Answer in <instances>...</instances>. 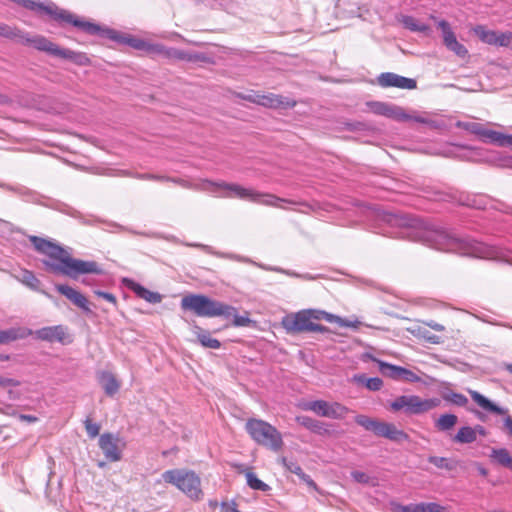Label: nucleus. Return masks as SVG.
I'll list each match as a JSON object with an SVG mask.
<instances>
[{
    "label": "nucleus",
    "mask_w": 512,
    "mask_h": 512,
    "mask_svg": "<svg viewBox=\"0 0 512 512\" xmlns=\"http://www.w3.org/2000/svg\"><path fill=\"white\" fill-rule=\"evenodd\" d=\"M351 477L354 481L361 483V484H368L370 481V477L366 473H364L362 471H358V470L352 471Z\"/></svg>",
    "instance_id": "nucleus-55"
},
{
    "label": "nucleus",
    "mask_w": 512,
    "mask_h": 512,
    "mask_svg": "<svg viewBox=\"0 0 512 512\" xmlns=\"http://www.w3.org/2000/svg\"><path fill=\"white\" fill-rule=\"evenodd\" d=\"M311 316L310 311L301 310L283 317L281 325L289 334L302 332H326L327 328L321 324L311 321Z\"/></svg>",
    "instance_id": "nucleus-9"
},
{
    "label": "nucleus",
    "mask_w": 512,
    "mask_h": 512,
    "mask_svg": "<svg viewBox=\"0 0 512 512\" xmlns=\"http://www.w3.org/2000/svg\"><path fill=\"white\" fill-rule=\"evenodd\" d=\"M245 430L259 445L279 451L283 446L281 433L270 423L256 418H250L245 423Z\"/></svg>",
    "instance_id": "nucleus-6"
},
{
    "label": "nucleus",
    "mask_w": 512,
    "mask_h": 512,
    "mask_svg": "<svg viewBox=\"0 0 512 512\" xmlns=\"http://www.w3.org/2000/svg\"><path fill=\"white\" fill-rule=\"evenodd\" d=\"M14 277L17 281L24 284L28 288L34 291H39L40 281L33 272L22 269L20 273L18 275H14Z\"/></svg>",
    "instance_id": "nucleus-29"
},
{
    "label": "nucleus",
    "mask_w": 512,
    "mask_h": 512,
    "mask_svg": "<svg viewBox=\"0 0 512 512\" xmlns=\"http://www.w3.org/2000/svg\"><path fill=\"white\" fill-rule=\"evenodd\" d=\"M233 319V325L240 327V326H247L251 321L247 316H240L237 313V309L233 307V312L228 316L227 319Z\"/></svg>",
    "instance_id": "nucleus-49"
},
{
    "label": "nucleus",
    "mask_w": 512,
    "mask_h": 512,
    "mask_svg": "<svg viewBox=\"0 0 512 512\" xmlns=\"http://www.w3.org/2000/svg\"><path fill=\"white\" fill-rule=\"evenodd\" d=\"M85 429L91 438H95L99 434L100 426L97 423H93L90 419H87L85 421Z\"/></svg>",
    "instance_id": "nucleus-53"
},
{
    "label": "nucleus",
    "mask_w": 512,
    "mask_h": 512,
    "mask_svg": "<svg viewBox=\"0 0 512 512\" xmlns=\"http://www.w3.org/2000/svg\"><path fill=\"white\" fill-rule=\"evenodd\" d=\"M122 282L128 289L133 291L139 298H142L151 304H157L162 301L161 294H159L158 292H153V291L146 289L145 287H143L142 285H140L139 283L135 282L132 279L124 278Z\"/></svg>",
    "instance_id": "nucleus-19"
},
{
    "label": "nucleus",
    "mask_w": 512,
    "mask_h": 512,
    "mask_svg": "<svg viewBox=\"0 0 512 512\" xmlns=\"http://www.w3.org/2000/svg\"><path fill=\"white\" fill-rule=\"evenodd\" d=\"M387 110L386 111V117H389V118H392V119H395V120H398V121H407V120H410L411 116L409 114H407L403 108L399 107V106H396V105H393V104H388V107H387Z\"/></svg>",
    "instance_id": "nucleus-42"
},
{
    "label": "nucleus",
    "mask_w": 512,
    "mask_h": 512,
    "mask_svg": "<svg viewBox=\"0 0 512 512\" xmlns=\"http://www.w3.org/2000/svg\"><path fill=\"white\" fill-rule=\"evenodd\" d=\"M99 447L110 462H117L122 458V447L118 436L104 433L99 438Z\"/></svg>",
    "instance_id": "nucleus-12"
},
{
    "label": "nucleus",
    "mask_w": 512,
    "mask_h": 512,
    "mask_svg": "<svg viewBox=\"0 0 512 512\" xmlns=\"http://www.w3.org/2000/svg\"><path fill=\"white\" fill-rule=\"evenodd\" d=\"M474 429L470 426L461 427L453 437V441L459 444H470L476 441Z\"/></svg>",
    "instance_id": "nucleus-33"
},
{
    "label": "nucleus",
    "mask_w": 512,
    "mask_h": 512,
    "mask_svg": "<svg viewBox=\"0 0 512 512\" xmlns=\"http://www.w3.org/2000/svg\"><path fill=\"white\" fill-rule=\"evenodd\" d=\"M94 294L97 297L103 298L107 302L111 303L113 306H117V299H116L115 295H113L112 293L104 292L101 290H94Z\"/></svg>",
    "instance_id": "nucleus-56"
},
{
    "label": "nucleus",
    "mask_w": 512,
    "mask_h": 512,
    "mask_svg": "<svg viewBox=\"0 0 512 512\" xmlns=\"http://www.w3.org/2000/svg\"><path fill=\"white\" fill-rule=\"evenodd\" d=\"M57 57L71 60L78 65H87L90 60L85 53L75 52L70 49H64L60 47Z\"/></svg>",
    "instance_id": "nucleus-30"
},
{
    "label": "nucleus",
    "mask_w": 512,
    "mask_h": 512,
    "mask_svg": "<svg viewBox=\"0 0 512 512\" xmlns=\"http://www.w3.org/2000/svg\"><path fill=\"white\" fill-rule=\"evenodd\" d=\"M373 361L378 364L379 371L383 376L389 377L395 381H400L403 375L404 367L393 365L382 360H378L374 357H370Z\"/></svg>",
    "instance_id": "nucleus-25"
},
{
    "label": "nucleus",
    "mask_w": 512,
    "mask_h": 512,
    "mask_svg": "<svg viewBox=\"0 0 512 512\" xmlns=\"http://www.w3.org/2000/svg\"><path fill=\"white\" fill-rule=\"evenodd\" d=\"M439 403L436 398L422 399L417 395H401L390 402L389 408L393 412L403 411L409 415H419L434 409Z\"/></svg>",
    "instance_id": "nucleus-8"
},
{
    "label": "nucleus",
    "mask_w": 512,
    "mask_h": 512,
    "mask_svg": "<svg viewBox=\"0 0 512 512\" xmlns=\"http://www.w3.org/2000/svg\"><path fill=\"white\" fill-rule=\"evenodd\" d=\"M257 101L258 105L267 108H293L296 105V101L293 99L274 93L260 94Z\"/></svg>",
    "instance_id": "nucleus-18"
},
{
    "label": "nucleus",
    "mask_w": 512,
    "mask_h": 512,
    "mask_svg": "<svg viewBox=\"0 0 512 512\" xmlns=\"http://www.w3.org/2000/svg\"><path fill=\"white\" fill-rule=\"evenodd\" d=\"M217 255L220 256V257H226V258L237 260V261H242V262L244 261V262L252 263L251 260L244 259L243 257H241L239 255L224 254V253H217ZM253 264H255L259 268H261L263 270H266V271H274V272L283 273V274H286V275L292 276V277H299V275L297 273L289 271V270H285V269L280 268V267H273V266H268V265H265V264H258V263H255V262H253Z\"/></svg>",
    "instance_id": "nucleus-28"
},
{
    "label": "nucleus",
    "mask_w": 512,
    "mask_h": 512,
    "mask_svg": "<svg viewBox=\"0 0 512 512\" xmlns=\"http://www.w3.org/2000/svg\"><path fill=\"white\" fill-rule=\"evenodd\" d=\"M296 422L308 429L309 431L316 433L318 435H326L330 433L329 425L321 422L319 420L313 419L309 416H297L295 418Z\"/></svg>",
    "instance_id": "nucleus-22"
},
{
    "label": "nucleus",
    "mask_w": 512,
    "mask_h": 512,
    "mask_svg": "<svg viewBox=\"0 0 512 512\" xmlns=\"http://www.w3.org/2000/svg\"><path fill=\"white\" fill-rule=\"evenodd\" d=\"M13 2L38 13H44L51 16L58 22L70 23L73 26L83 30L90 35H96L101 32L99 25L80 20L75 15L71 14L67 10L59 8L55 3L49 2L47 4L35 2L33 0H12Z\"/></svg>",
    "instance_id": "nucleus-4"
},
{
    "label": "nucleus",
    "mask_w": 512,
    "mask_h": 512,
    "mask_svg": "<svg viewBox=\"0 0 512 512\" xmlns=\"http://www.w3.org/2000/svg\"><path fill=\"white\" fill-rule=\"evenodd\" d=\"M457 201L461 205H465L476 209H483L486 205V201L483 196H470L461 194Z\"/></svg>",
    "instance_id": "nucleus-36"
},
{
    "label": "nucleus",
    "mask_w": 512,
    "mask_h": 512,
    "mask_svg": "<svg viewBox=\"0 0 512 512\" xmlns=\"http://www.w3.org/2000/svg\"><path fill=\"white\" fill-rule=\"evenodd\" d=\"M260 96L259 93H250V94H246V95H243L242 98L244 100H247L249 102H252V103H255V104H258V97Z\"/></svg>",
    "instance_id": "nucleus-63"
},
{
    "label": "nucleus",
    "mask_w": 512,
    "mask_h": 512,
    "mask_svg": "<svg viewBox=\"0 0 512 512\" xmlns=\"http://www.w3.org/2000/svg\"><path fill=\"white\" fill-rule=\"evenodd\" d=\"M353 381L365 385L370 391H379L383 386V381L379 377L367 378L365 374H356L353 376Z\"/></svg>",
    "instance_id": "nucleus-31"
},
{
    "label": "nucleus",
    "mask_w": 512,
    "mask_h": 512,
    "mask_svg": "<svg viewBox=\"0 0 512 512\" xmlns=\"http://www.w3.org/2000/svg\"><path fill=\"white\" fill-rule=\"evenodd\" d=\"M18 385L17 380L0 376V387H17Z\"/></svg>",
    "instance_id": "nucleus-60"
},
{
    "label": "nucleus",
    "mask_w": 512,
    "mask_h": 512,
    "mask_svg": "<svg viewBox=\"0 0 512 512\" xmlns=\"http://www.w3.org/2000/svg\"><path fill=\"white\" fill-rule=\"evenodd\" d=\"M72 217L74 218H78L83 224H92V221L90 220H86L81 214L80 212L76 211V210H71L70 212H68Z\"/></svg>",
    "instance_id": "nucleus-61"
},
{
    "label": "nucleus",
    "mask_w": 512,
    "mask_h": 512,
    "mask_svg": "<svg viewBox=\"0 0 512 512\" xmlns=\"http://www.w3.org/2000/svg\"><path fill=\"white\" fill-rule=\"evenodd\" d=\"M193 333L196 335L198 342L205 348L219 349L221 343L219 340L212 338L210 332L199 326H194Z\"/></svg>",
    "instance_id": "nucleus-27"
},
{
    "label": "nucleus",
    "mask_w": 512,
    "mask_h": 512,
    "mask_svg": "<svg viewBox=\"0 0 512 512\" xmlns=\"http://www.w3.org/2000/svg\"><path fill=\"white\" fill-rule=\"evenodd\" d=\"M36 339L47 341V342H59L62 344L67 343V332L66 328L62 325L47 326L36 331L33 334ZM68 342H70L68 340Z\"/></svg>",
    "instance_id": "nucleus-15"
},
{
    "label": "nucleus",
    "mask_w": 512,
    "mask_h": 512,
    "mask_svg": "<svg viewBox=\"0 0 512 512\" xmlns=\"http://www.w3.org/2000/svg\"><path fill=\"white\" fill-rule=\"evenodd\" d=\"M397 512H420V503L409 505H398Z\"/></svg>",
    "instance_id": "nucleus-59"
},
{
    "label": "nucleus",
    "mask_w": 512,
    "mask_h": 512,
    "mask_svg": "<svg viewBox=\"0 0 512 512\" xmlns=\"http://www.w3.org/2000/svg\"><path fill=\"white\" fill-rule=\"evenodd\" d=\"M18 43L24 45H31L35 49L43 52H47L50 55L56 56L60 50V47L41 35L30 36L28 33H25L21 30L20 37Z\"/></svg>",
    "instance_id": "nucleus-13"
},
{
    "label": "nucleus",
    "mask_w": 512,
    "mask_h": 512,
    "mask_svg": "<svg viewBox=\"0 0 512 512\" xmlns=\"http://www.w3.org/2000/svg\"><path fill=\"white\" fill-rule=\"evenodd\" d=\"M458 422V417L454 414H443L435 422V426L440 431L452 429Z\"/></svg>",
    "instance_id": "nucleus-37"
},
{
    "label": "nucleus",
    "mask_w": 512,
    "mask_h": 512,
    "mask_svg": "<svg viewBox=\"0 0 512 512\" xmlns=\"http://www.w3.org/2000/svg\"><path fill=\"white\" fill-rule=\"evenodd\" d=\"M181 307L184 310H190L199 317H217L228 318L233 312V306L223 302L212 300L205 295L191 294L181 300Z\"/></svg>",
    "instance_id": "nucleus-5"
},
{
    "label": "nucleus",
    "mask_w": 512,
    "mask_h": 512,
    "mask_svg": "<svg viewBox=\"0 0 512 512\" xmlns=\"http://www.w3.org/2000/svg\"><path fill=\"white\" fill-rule=\"evenodd\" d=\"M440 506L437 503H420V512H437L440 511Z\"/></svg>",
    "instance_id": "nucleus-58"
},
{
    "label": "nucleus",
    "mask_w": 512,
    "mask_h": 512,
    "mask_svg": "<svg viewBox=\"0 0 512 512\" xmlns=\"http://www.w3.org/2000/svg\"><path fill=\"white\" fill-rule=\"evenodd\" d=\"M472 429H474V434L476 437H477V435H480L483 437L487 436V430L482 425H476V426L472 427Z\"/></svg>",
    "instance_id": "nucleus-62"
},
{
    "label": "nucleus",
    "mask_w": 512,
    "mask_h": 512,
    "mask_svg": "<svg viewBox=\"0 0 512 512\" xmlns=\"http://www.w3.org/2000/svg\"><path fill=\"white\" fill-rule=\"evenodd\" d=\"M468 393L472 400L484 411L495 415H506L504 426L512 436V417L508 415L507 408L498 406L476 390L468 389Z\"/></svg>",
    "instance_id": "nucleus-11"
},
{
    "label": "nucleus",
    "mask_w": 512,
    "mask_h": 512,
    "mask_svg": "<svg viewBox=\"0 0 512 512\" xmlns=\"http://www.w3.org/2000/svg\"><path fill=\"white\" fill-rule=\"evenodd\" d=\"M377 436L387 438L395 442L407 441L409 436L403 430L397 429L392 423L381 422Z\"/></svg>",
    "instance_id": "nucleus-21"
},
{
    "label": "nucleus",
    "mask_w": 512,
    "mask_h": 512,
    "mask_svg": "<svg viewBox=\"0 0 512 512\" xmlns=\"http://www.w3.org/2000/svg\"><path fill=\"white\" fill-rule=\"evenodd\" d=\"M472 31L483 43L496 47L509 48L512 40L511 31L499 32L495 30H489L484 25H476Z\"/></svg>",
    "instance_id": "nucleus-10"
},
{
    "label": "nucleus",
    "mask_w": 512,
    "mask_h": 512,
    "mask_svg": "<svg viewBox=\"0 0 512 512\" xmlns=\"http://www.w3.org/2000/svg\"><path fill=\"white\" fill-rule=\"evenodd\" d=\"M165 178L166 179H164V182H172L186 189L205 191L213 194L215 197L239 198L257 204L279 208H283L280 203L289 202L288 200L279 198L273 194L261 193L251 188H245L236 183H227L224 181L214 182L208 179H204L197 184H193L182 178L169 176H165Z\"/></svg>",
    "instance_id": "nucleus-3"
},
{
    "label": "nucleus",
    "mask_w": 512,
    "mask_h": 512,
    "mask_svg": "<svg viewBox=\"0 0 512 512\" xmlns=\"http://www.w3.org/2000/svg\"><path fill=\"white\" fill-rule=\"evenodd\" d=\"M428 462L433 464L434 466H436L439 469H445L447 471H452V470L456 469V467H457L456 461L446 458V457L429 456Z\"/></svg>",
    "instance_id": "nucleus-39"
},
{
    "label": "nucleus",
    "mask_w": 512,
    "mask_h": 512,
    "mask_svg": "<svg viewBox=\"0 0 512 512\" xmlns=\"http://www.w3.org/2000/svg\"><path fill=\"white\" fill-rule=\"evenodd\" d=\"M456 127L474 134L481 141L490 144L495 134L494 130L488 129L484 124L474 121H458Z\"/></svg>",
    "instance_id": "nucleus-16"
},
{
    "label": "nucleus",
    "mask_w": 512,
    "mask_h": 512,
    "mask_svg": "<svg viewBox=\"0 0 512 512\" xmlns=\"http://www.w3.org/2000/svg\"><path fill=\"white\" fill-rule=\"evenodd\" d=\"M307 311H310L311 312V321L314 319V320H320V319H323V313L325 311H321V310H313V309H308Z\"/></svg>",
    "instance_id": "nucleus-64"
},
{
    "label": "nucleus",
    "mask_w": 512,
    "mask_h": 512,
    "mask_svg": "<svg viewBox=\"0 0 512 512\" xmlns=\"http://www.w3.org/2000/svg\"><path fill=\"white\" fill-rule=\"evenodd\" d=\"M348 409L340 403H329L326 417L333 419H343L347 414Z\"/></svg>",
    "instance_id": "nucleus-44"
},
{
    "label": "nucleus",
    "mask_w": 512,
    "mask_h": 512,
    "mask_svg": "<svg viewBox=\"0 0 512 512\" xmlns=\"http://www.w3.org/2000/svg\"><path fill=\"white\" fill-rule=\"evenodd\" d=\"M378 84L381 87H397L400 89L412 90L417 87L416 80L407 78L392 72L381 73L378 78Z\"/></svg>",
    "instance_id": "nucleus-14"
},
{
    "label": "nucleus",
    "mask_w": 512,
    "mask_h": 512,
    "mask_svg": "<svg viewBox=\"0 0 512 512\" xmlns=\"http://www.w3.org/2000/svg\"><path fill=\"white\" fill-rule=\"evenodd\" d=\"M490 457L499 465L512 470V456L505 448L492 449Z\"/></svg>",
    "instance_id": "nucleus-32"
},
{
    "label": "nucleus",
    "mask_w": 512,
    "mask_h": 512,
    "mask_svg": "<svg viewBox=\"0 0 512 512\" xmlns=\"http://www.w3.org/2000/svg\"><path fill=\"white\" fill-rule=\"evenodd\" d=\"M134 177L141 180H154L160 182H164V179H166L164 175H155L151 173H138L135 174Z\"/></svg>",
    "instance_id": "nucleus-57"
},
{
    "label": "nucleus",
    "mask_w": 512,
    "mask_h": 512,
    "mask_svg": "<svg viewBox=\"0 0 512 512\" xmlns=\"http://www.w3.org/2000/svg\"><path fill=\"white\" fill-rule=\"evenodd\" d=\"M21 30L17 27L0 22V37H4L16 42L19 41Z\"/></svg>",
    "instance_id": "nucleus-45"
},
{
    "label": "nucleus",
    "mask_w": 512,
    "mask_h": 512,
    "mask_svg": "<svg viewBox=\"0 0 512 512\" xmlns=\"http://www.w3.org/2000/svg\"><path fill=\"white\" fill-rule=\"evenodd\" d=\"M105 35L118 43L128 45L136 50L144 51L146 40L130 35H122L115 30L107 29Z\"/></svg>",
    "instance_id": "nucleus-20"
},
{
    "label": "nucleus",
    "mask_w": 512,
    "mask_h": 512,
    "mask_svg": "<svg viewBox=\"0 0 512 512\" xmlns=\"http://www.w3.org/2000/svg\"><path fill=\"white\" fill-rule=\"evenodd\" d=\"M420 237L437 250L476 258L502 260L512 264V254L505 255L496 247L462 239L444 230H425Z\"/></svg>",
    "instance_id": "nucleus-2"
},
{
    "label": "nucleus",
    "mask_w": 512,
    "mask_h": 512,
    "mask_svg": "<svg viewBox=\"0 0 512 512\" xmlns=\"http://www.w3.org/2000/svg\"><path fill=\"white\" fill-rule=\"evenodd\" d=\"M371 110L378 115H386L388 104L384 102H371L369 103Z\"/></svg>",
    "instance_id": "nucleus-54"
},
{
    "label": "nucleus",
    "mask_w": 512,
    "mask_h": 512,
    "mask_svg": "<svg viewBox=\"0 0 512 512\" xmlns=\"http://www.w3.org/2000/svg\"><path fill=\"white\" fill-rule=\"evenodd\" d=\"M29 240L39 253L48 257V259L42 260V263L45 269L51 273L64 275L74 280L82 274L100 275L103 273V269L96 261L73 258L57 243L38 236H30Z\"/></svg>",
    "instance_id": "nucleus-1"
},
{
    "label": "nucleus",
    "mask_w": 512,
    "mask_h": 512,
    "mask_svg": "<svg viewBox=\"0 0 512 512\" xmlns=\"http://www.w3.org/2000/svg\"><path fill=\"white\" fill-rule=\"evenodd\" d=\"M166 59H176L186 62L203 61L205 56L201 53H192L177 48L167 47Z\"/></svg>",
    "instance_id": "nucleus-24"
},
{
    "label": "nucleus",
    "mask_w": 512,
    "mask_h": 512,
    "mask_svg": "<svg viewBox=\"0 0 512 512\" xmlns=\"http://www.w3.org/2000/svg\"><path fill=\"white\" fill-rule=\"evenodd\" d=\"M438 27L442 30L443 42L446 47L450 46L453 42L457 41V38L447 21L440 20L438 22Z\"/></svg>",
    "instance_id": "nucleus-43"
},
{
    "label": "nucleus",
    "mask_w": 512,
    "mask_h": 512,
    "mask_svg": "<svg viewBox=\"0 0 512 512\" xmlns=\"http://www.w3.org/2000/svg\"><path fill=\"white\" fill-rule=\"evenodd\" d=\"M99 382L108 396L115 395L120 388V382L111 372L108 371L100 373Z\"/></svg>",
    "instance_id": "nucleus-26"
},
{
    "label": "nucleus",
    "mask_w": 512,
    "mask_h": 512,
    "mask_svg": "<svg viewBox=\"0 0 512 512\" xmlns=\"http://www.w3.org/2000/svg\"><path fill=\"white\" fill-rule=\"evenodd\" d=\"M246 480L248 486L254 490L268 491L270 489L269 485L260 480L253 472L246 473Z\"/></svg>",
    "instance_id": "nucleus-46"
},
{
    "label": "nucleus",
    "mask_w": 512,
    "mask_h": 512,
    "mask_svg": "<svg viewBox=\"0 0 512 512\" xmlns=\"http://www.w3.org/2000/svg\"><path fill=\"white\" fill-rule=\"evenodd\" d=\"M355 422L362 426L367 431L373 432L375 435H377L381 421L369 418L365 415H357L355 417Z\"/></svg>",
    "instance_id": "nucleus-38"
},
{
    "label": "nucleus",
    "mask_w": 512,
    "mask_h": 512,
    "mask_svg": "<svg viewBox=\"0 0 512 512\" xmlns=\"http://www.w3.org/2000/svg\"><path fill=\"white\" fill-rule=\"evenodd\" d=\"M33 334V331L25 327H12L0 330V344H6L18 339H24Z\"/></svg>",
    "instance_id": "nucleus-23"
},
{
    "label": "nucleus",
    "mask_w": 512,
    "mask_h": 512,
    "mask_svg": "<svg viewBox=\"0 0 512 512\" xmlns=\"http://www.w3.org/2000/svg\"><path fill=\"white\" fill-rule=\"evenodd\" d=\"M144 52L151 56H161L166 58L167 47L160 43L146 41Z\"/></svg>",
    "instance_id": "nucleus-47"
},
{
    "label": "nucleus",
    "mask_w": 512,
    "mask_h": 512,
    "mask_svg": "<svg viewBox=\"0 0 512 512\" xmlns=\"http://www.w3.org/2000/svg\"><path fill=\"white\" fill-rule=\"evenodd\" d=\"M450 51L454 52L457 56L464 58L468 54V50L465 48L463 44L460 42L455 41L450 46L447 47Z\"/></svg>",
    "instance_id": "nucleus-50"
},
{
    "label": "nucleus",
    "mask_w": 512,
    "mask_h": 512,
    "mask_svg": "<svg viewBox=\"0 0 512 512\" xmlns=\"http://www.w3.org/2000/svg\"><path fill=\"white\" fill-rule=\"evenodd\" d=\"M282 462L284 464V466L293 474H296L300 477H302L304 480H306V482L310 485V486H313L315 487L316 484L314 483L313 480L310 479L309 476H307L303 469L300 467V465H298L296 462H293V461H289L287 460L286 458H283L282 459Z\"/></svg>",
    "instance_id": "nucleus-41"
},
{
    "label": "nucleus",
    "mask_w": 512,
    "mask_h": 512,
    "mask_svg": "<svg viewBox=\"0 0 512 512\" xmlns=\"http://www.w3.org/2000/svg\"><path fill=\"white\" fill-rule=\"evenodd\" d=\"M55 289L84 312H91L87 298L76 289L65 284H56Z\"/></svg>",
    "instance_id": "nucleus-17"
},
{
    "label": "nucleus",
    "mask_w": 512,
    "mask_h": 512,
    "mask_svg": "<svg viewBox=\"0 0 512 512\" xmlns=\"http://www.w3.org/2000/svg\"><path fill=\"white\" fill-rule=\"evenodd\" d=\"M162 479L174 485L192 500H200L203 496L201 479L192 470L171 469L162 474Z\"/></svg>",
    "instance_id": "nucleus-7"
},
{
    "label": "nucleus",
    "mask_w": 512,
    "mask_h": 512,
    "mask_svg": "<svg viewBox=\"0 0 512 512\" xmlns=\"http://www.w3.org/2000/svg\"><path fill=\"white\" fill-rule=\"evenodd\" d=\"M400 381L407 383H417L421 381V378L415 372L405 368Z\"/></svg>",
    "instance_id": "nucleus-51"
},
{
    "label": "nucleus",
    "mask_w": 512,
    "mask_h": 512,
    "mask_svg": "<svg viewBox=\"0 0 512 512\" xmlns=\"http://www.w3.org/2000/svg\"><path fill=\"white\" fill-rule=\"evenodd\" d=\"M418 335L431 344L441 343V338L437 335L431 334L428 330L419 329Z\"/></svg>",
    "instance_id": "nucleus-52"
},
{
    "label": "nucleus",
    "mask_w": 512,
    "mask_h": 512,
    "mask_svg": "<svg viewBox=\"0 0 512 512\" xmlns=\"http://www.w3.org/2000/svg\"><path fill=\"white\" fill-rule=\"evenodd\" d=\"M401 23L405 28L414 32L427 33L429 31V27L426 24L419 22L412 16H402Z\"/></svg>",
    "instance_id": "nucleus-35"
},
{
    "label": "nucleus",
    "mask_w": 512,
    "mask_h": 512,
    "mask_svg": "<svg viewBox=\"0 0 512 512\" xmlns=\"http://www.w3.org/2000/svg\"><path fill=\"white\" fill-rule=\"evenodd\" d=\"M442 398L446 402L458 407H466L468 404V398L465 395L451 390L444 391L442 393Z\"/></svg>",
    "instance_id": "nucleus-34"
},
{
    "label": "nucleus",
    "mask_w": 512,
    "mask_h": 512,
    "mask_svg": "<svg viewBox=\"0 0 512 512\" xmlns=\"http://www.w3.org/2000/svg\"><path fill=\"white\" fill-rule=\"evenodd\" d=\"M329 402L324 400H315L310 401L304 405V409L308 411H312L319 416L326 417V413L328 410Z\"/></svg>",
    "instance_id": "nucleus-40"
},
{
    "label": "nucleus",
    "mask_w": 512,
    "mask_h": 512,
    "mask_svg": "<svg viewBox=\"0 0 512 512\" xmlns=\"http://www.w3.org/2000/svg\"><path fill=\"white\" fill-rule=\"evenodd\" d=\"M491 144H495L500 147L512 148V135L495 131Z\"/></svg>",
    "instance_id": "nucleus-48"
}]
</instances>
